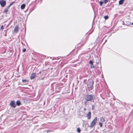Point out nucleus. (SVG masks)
Here are the masks:
<instances>
[{
  "instance_id": "obj_1",
  "label": "nucleus",
  "mask_w": 133,
  "mask_h": 133,
  "mask_svg": "<svg viewBox=\"0 0 133 133\" xmlns=\"http://www.w3.org/2000/svg\"><path fill=\"white\" fill-rule=\"evenodd\" d=\"M85 99L87 101H91L95 99V97L94 95L88 94L86 95Z\"/></svg>"
},
{
  "instance_id": "obj_2",
  "label": "nucleus",
  "mask_w": 133,
  "mask_h": 133,
  "mask_svg": "<svg viewBox=\"0 0 133 133\" xmlns=\"http://www.w3.org/2000/svg\"><path fill=\"white\" fill-rule=\"evenodd\" d=\"M97 119V118L96 117L92 120L91 122L90 127L91 128L93 127L96 124Z\"/></svg>"
},
{
  "instance_id": "obj_3",
  "label": "nucleus",
  "mask_w": 133,
  "mask_h": 133,
  "mask_svg": "<svg viewBox=\"0 0 133 133\" xmlns=\"http://www.w3.org/2000/svg\"><path fill=\"white\" fill-rule=\"evenodd\" d=\"M10 105L11 107L15 108L16 107V105L15 104V102L14 101H11Z\"/></svg>"
},
{
  "instance_id": "obj_4",
  "label": "nucleus",
  "mask_w": 133,
  "mask_h": 133,
  "mask_svg": "<svg viewBox=\"0 0 133 133\" xmlns=\"http://www.w3.org/2000/svg\"><path fill=\"white\" fill-rule=\"evenodd\" d=\"M6 4V2L4 0H1L0 1V4L2 7L5 6Z\"/></svg>"
},
{
  "instance_id": "obj_5",
  "label": "nucleus",
  "mask_w": 133,
  "mask_h": 133,
  "mask_svg": "<svg viewBox=\"0 0 133 133\" xmlns=\"http://www.w3.org/2000/svg\"><path fill=\"white\" fill-rule=\"evenodd\" d=\"M91 114L90 111L88 112L86 115V117L87 118V119H91Z\"/></svg>"
},
{
  "instance_id": "obj_6",
  "label": "nucleus",
  "mask_w": 133,
  "mask_h": 133,
  "mask_svg": "<svg viewBox=\"0 0 133 133\" xmlns=\"http://www.w3.org/2000/svg\"><path fill=\"white\" fill-rule=\"evenodd\" d=\"M36 75V73L32 74L30 76V78L31 79H33L35 78Z\"/></svg>"
},
{
  "instance_id": "obj_7",
  "label": "nucleus",
  "mask_w": 133,
  "mask_h": 133,
  "mask_svg": "<svg viewBox=\"0 0 133 133\" xmlns=\"http://www.w3.org/2000/svg\"><path fill=\"white\" fill-rule=\"evenodd\" d=\"M18 29L19 26L17 25L16 26L14 30V32L16 33L18 31Z\"/></svg>"
},
{
  "instance_id": "obj_8",
  "label": "nucleus",
  "mask_w": 133,
  "mask_h": 133,
  "mask_svg": "<svg viewBox=\"0 0 133 133\" xmlns=\"http://www.w3.org/2000/svg\"><path fill=\"white\" fill-rule=\"evenodd\" d=\"M96 64H99V63L101 62V60L98 57L96 58Z\"/></svg>"
},
{
  "instance_id": "obj_9",
  "label": "nucleus",
  "mask_w": 133,
  "mask_h": 133,
  "mask_svg": "<svg viewBox=\"0 0 133 133\" xmlns=\"http://www.w3.org/2000/svg\"><path fill=\"white\" fill-rule=\"evenodd\" d=\"M125 0H120L119 2V5L122 4Z\"/></svg>"
},
{
  "instance_id": "obj_10",
  "label": "nucleus",
  "mask_w": 133,
  "mask_h": 133,
  "mask_svg": "<svg viewBox=\"0 0 133 133\" xmlns=\"http://www.w3.org/2000/svg\"><path fill=\"white\" fill-rule=\"evenodd\" d=\"M25 4H22L21 6V8L22 9H24L25 7Z\"/></svg>"
},
{
  "instance_id": "obj_11",
  "label": "nucleus",
  "mask_w": 133,
  "mask_h": 133,
  "mask_svg": "<svg viewBox=\"0 0 133 133\" xmlns=\"http://www.w3.org/2000/svg\"><path fill=\"white\" fill-rule=\"evenodd\" d=\"M100 121L102 122H104L105 121V119L103 117H101L100 118Z\"/></svg>"
},
{
  "instance_id": "obj_12",
  "label": "nucleus",
  "mask_w": 133,
  "mask_h": 133,
  "mask_svg": "<svg viewBox=\"0 0 133 133\" xmlns=\"http://www.w3.org/2000/svg\"><path fill=\"white\" fill-rule=\"evenodd\" d=\"M16 104L17 105L19 106L21 105V102L19 101L18 100L16 102Z\"/></svg>"
},
{
  "instance_id": "obj_13",
  "label": "nucleus",
  "mask_w": 133,
  "mask_h": 133,
  "mask_svg": "<svg viewBox=\"0 0 133 133\" xmlns=\"http://www.w3.org/2000/svg\"><path fill=\"white\" fill-rule=\"evenodd\" d=\"M8 8H6L5 9L4 11H3V12L4 13H5V12L7 13L8 12Z\"/></svg>"
},
{
  "instance_id": "obj_14",
  "label": "nucleus",
  "mask_w": 133,
  "mask_h": 133,
  "mask_svg": "<svg viewBox=\"0 0 133 133\" xmlns=\"http://www.w3.org/2000/svg\"><path fill=\"white\" fill-rule=\"evenodd\" d=\"M109 1V0H103V3L105 4H106Z\"/></svg>"
},
{
  "instance_id": "obj_15",
  "label": "nucleus",
  "mask_w": 133,
  "mask_h": 133,
  "mask_svg": "<svg viewBox=\"0 0 133 133\" xmlns=\"http://www.w3.org/2000/svg\"><path fill=\"white\" fill-rule=\"evenodd\" d=\"M103 3V2L102 1H100L99 2V4L100 6H102V4Z\"/></svg>"
},
{
  "instance_id": "obj_16",
  "label": "nucleus",
  "mask_w": 133,
  "mask_h": 133,
  "mask_svg": "<svg viewBox=\"0 0 133 133\" xmlns=\"http://www.w3.org/2000/svg\"><path fill=\"white\" fill-rule=\"evenodd\" d=\"M104 18L105 19H107L108 18V16H104Z\"/></svg>"
},
{
  "instance_id": "obj_17",
  "label": "nucleus",
  "mask_w": 133,
  "mask_h": 133,
  "mask_svg": "<svg viewBox=\"0 0 133 133\" xmlns=\"http://www.w3.org/2000/svg\"><path fill=\"white\" fill-rule=\"evenodd\" d=\"M89 63L90 65L92 64H93V61L91 60H90L89 61Z\"/></svg>"
},
{
  "instance_id": "obj_18",
  "label": "nucleus",
  "mask_w": 133,
  "mask_h": 133,
  "mask_svg": "<svg viewBox=\"0 0 133 133\" xmlns=\"http://www.w3.org/2000/svg\"><path fill=\"white\" fill-rule=\"evenodd\" d=\"M95 105H92V110H93L95 109Z\"/></svg>"
},
{
  "instance_id": "obj_19",
  "label": "nucleus",
  "mask_w": 133,
  "mask_h": 133,
  "mask_svg": "<svg viewBox=\"0 0 133 133\" xmlns=\"http://www.w3.org/2000/svg\"><path fill=\"white\" fill-rule=\"evenodd\" d=\"M90 68H94V66L93 65V64H92L90 65Z\"/></svg>"
},
{
  "instance_id": "obj_20",
  "label": "nucleus",
  "mask_w": 133,
  "mask_h": 133,
  "mask_svg": "<svg viewBox=\"0 0 133 133\" xmlns=\"http://www.w3.org/2000/svg\"><path fill=\"white\" fill-rule=\"evenodd\" d=\"M77 131L79 132H80V128H77Z\"/></svg>"
},
{
  "instance_id": "obj_21",
  "label": "nucleus",
  "mask_w": 133,
  "mask_h": 133,
  "mask_svg": "<svg viewBox=\"0 0 133 133\" xmlns=\"http://www.w3.org/2000/svg\"><path fill=\"white\" fill-rule=\"evenodd\" d=\"M92 83H91V84L90 85H89V84H88V87H89V88L90 87V88H92L91 86H92Z\"/></svg>"
},
{
  "instance_id": "obj_22",
  "label": "nucleus",
  "mask_w": 133,
  "mask_h": 133,
  "mask_svg": "<svg viewBox=\"0 0 133 133\" xmlns=\"http://www.w3.org/2000/svg\"><path fill=\"white\" fill-rule=\"evenodd\" d=\"M99 124L101 127H102V123L99 122Z\"/></svg>"
},
{
  "instance_id": "obj_23",
  "label": "nucleus",
  "mask_w": 133,
  "mask_h": 133,
  "mask_svg": "<svg viewBox=\"0 0 133 133\" xmlns=\"http://www.w3.org/2000/svg\"><path fill=\"white\" fill-rule=\"evenodd\" d=\"M22 82H25L26 81V79H23L22 80Z\"/></svg>"
},
{
  "instance_id": "obj_24",
  "label": "nucleus",
  "mask_w": 133,
  "mask_h": 133,
  "mask_svg": "<svg viewBox=\"0 0 133 133\" xmlns=\"http://www.w3.org/2000/svg\"><path fill=\"white\" fill-rule=\"evenodd\" d=\"M3 25H2L1 26L0 29L1 30H2L3 29Z\"/></svg>"
},
{
  "instance_id": "obj_25",
  "label": "nucleus",
  "mask_w": 133,
  "mask_h": 133,
  "mask_svg": "<svg viewBox=\"0 0 133 133\" xmlns=\"http://www.w3.org/2000/svg\"><path fill=\"white\" fill-rule=\"evenodd\" d=\"M26 51V49H23V52H25V51Z\"/></svg>"
},
{
  "instance_id": "obj_26",
  "label": "nucleus",
  "mask_w": 133,
  "mask_h": 133,
  "mask_svg": "<svg viewBox=\"0 0 133 133\" xmlns=\"http://www.w3.org/2000/svg\"><path fill=\"white\" fill-rule=\"evenodd\" d=\"M83 110L84 111H85L87 110V109L85 108H84L83 109Z\"/></svg>"
},
{
  "instance_id": "obj_27",
  "label": "nucleus",
  "mask_w": 133,
  "mask_h": 133,
  "mask_svg": "<svg viewBox=\"0 0 133 133\" xmlns=\"http://www.w3.org/2000/svg\"><path fill=\"white\" fill-rule=\"evenodd\" d=\"M13 4V2H12V3H11L10 4V5H11V6Z\"/></svg>"
},
{
  "instance_id": "obj_28",
  "label": "nucleus",
  "mask_w": 133,
  "mask_h": 133,
  "mask_svg": "<svg viewBox=\"0 0 133 133\" xmlns=\"http://www.w3.org/2000/svg\"><path fill=\"white\" fill-rule=\"evenodd\" d=\"M11 6V5H9L7 8H8V9H9V7Z\"/></svg>"
},
{
  "instance_id": "obj_29",
  "label": "nucleus",
  "mask_w": 133,
  "mask_h": 133,
  "mask_svg": "<svg viewBox=\"0 0 133 133\" xmlns=\"http://www.w3.org/2000/svg\"><path fill=\"white\" fill-rule=\"evenodd\" d=\"M132 24L133 25V22L132 23Z\"/></svg>"
}]
</instances>
